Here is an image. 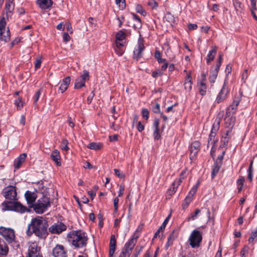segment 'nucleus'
Instances as JSON below:
<instances>
[{
    "mask_svg": "<svg viewBox=\"0 0 257 257\" xmlns=\"http://www.w3.org/2000/svg\"><path fill=\"white\" fill-rule=\"evenodd\" d=\"M47 221L41 216H37L31 220L26 231L27 234L31 236L34 234L39 239H45L48 233Z\"/></svg>",
    "mask_w": 257,
    "mask_h": 257,
    "instance_id": "1",
    "label": "nucleus"
},
{
    "mask_svg": "<svg viewBox=\"0 0 257 257\" xmlns=\"http://www.w3.org/2000/svg\"><path fill=\"white\" fill-rule=\"evenodd\" d=\"M67 238L69 242L76 248H82L87 243L86 233L81 230L70 231L67 234Z\"/></svg>",
    "mask_w": 257,
    "mask_h": 257,
    "instance_id": "2",
    "label": "nucleus"
},
{
    "mask_svg": "<svg viewBox=\"0 0 257 257\" xmlns=\"http://www.w3.org/2000/svg\"><path fill=\"white\" fill-rule=\"evenodd\" d=\"M0 234L15 249L20 247L19 242L16 240L15 233L14 229L1 226L0 227Z\"/></svg>",
    "mask_w": 257,
    "mask_h": 257,
    "instance_id": "3",
    "label": "nucleus"
},
{
    "mask_svg": "<svg viewBox=\"0 0 257 257\" xmlns=\"http://www.w3.org/2000/svg\"><path fill=\"white\" fill-rule=\"evenodd\" d=\"M50 206V198L47 196H44L40 198L33 205V208L35 211L39 214L44 213L48 208Z\"/></svg>",
    "mask_w": 257,
    "mask_h": 257,
    "instance_id": "4",
    "label": "nucleus"
},
{
    "mask_svg": "<svg viewBox=\"0 0 257 257\" xmlns=\"http://www.w3.org/2000/svg\"><path fill=\"white\" fill-rule=\"evenodd\" d=\"M4 205L5 210L13 211L20 213L30 211L28 208L19 202L6 201L4 203Z\"/></svg>",
    "mask_w": 257,
    "mask_h": 257,
    "instance_id": "5",
    "label": "nucleus"
},
{
    "mask_svg": "<svg viewBox=\"0 0 257 257\" xmlns=\"http://www.w3.org/2000/svg\"><path fill=\"white\" fill-rule=\"evenodd\" d=\"M141 229L139 227L136 229L131 238L126 242L124 245L122 250L131 254L132 250L136 244L137 240L141 235Z\"/></svg>",
    "mask_w": 257,
    "mask_h": 257,
    "instance_id": "6",
    "label": "nucleus"
},
{
    "mask_svg": "<svg viewBox=\"0 0 257 257\" xmlns=\"http://www.w3.org/2000/svg\"><path fill=\"white\" fill-rule=\"evenodd\" d=\"M202 240V233L197 229H194L192 231L188 239L190 246L193 248L199 247Z\"/></svg>",
    "mask_w": 257,
    "mask_h": 257,
    "instance_id": "7",
    "label": "nucleus"
},
{
    "mask_svg": "<svg viewBox=\"0 0 257 257\" xmlns=\"http://www.w3.org/2000/svg\"><path fill=\"white\" fill-rule=\"evenodd\" d=\"M227 79L225 78L224 81L223 85L218 93L215 99V102L217 103H220L223 102L227 97L229 94L230 90L227 86Z\"/></svg>",
    "mask_w": 257,
    "mask_h": 257,
    "instance_id": "8",
    "label": "nucleus"
},
{
    "mask_svg": "<svg viewBox=\"0 0 257 257\" xmlns=\"http://www.w3.org/2000/svg\"><path fill=\"white\" fill-rule=\"evenodd\" d=\"M2 194L7 199L11 200H17V190L15 186H8L4 188L2 192Z\"/></svg>",
    "mask_w": 257,
    "mask_h": 257,
    "instance_id": "9",
    "label": "nucleus"
},
{
    "mask_svg": "<svg viewBox=\"0 0 257 257\" xmlns=\"http://www.w3.org/2000/svg\"><path fill=\"white\" fill-rule=\"evenodd\" d=\"M6 25L5 19L3 17L0 21V40L7 42L10 39V32L8 29L6 31Z\"/></svg>",
    "mask_w": 257,
    "mask_h": 257,
    "instance_id": "10",
    "label": "nucleus"
},
{
    "mask_svg": "<svg viewBox=\"0 0 257 257\" xmlns=\"http://www.w3.org/2000/svg\"><path fill=\"white\" fill-rule=\"evenodd\" d=\"M89 74L87 70H84L83 73L75 81V88H80L85 86V81L89 79Z\"/></svg>",
    "mask_w": 257,
    "mask_h": 257,
    "instance_id": "11",
    "label": "nucleus"
},
{
    "mask_svg": "<svg viewBox=\"0 0 257 257\" xmlns=\"http://www.w3.org/2000/svg\"><path fill=\"white\" fill-rule=\"evenodd\" d=\"M241 99V94L239 93L237 96H235L231 105H230L226 109V114L228 116L234 114L237 109L238 105Z\"/></svg>",
    "mask_w": 257,
    "mask_h": 257,
    "instance_id": "12",
    "label": "nucleus"
},
{
    "mask_svg": "<svg viewBox=\"0 0 257 257\" xmlns=\"http://www.w3.org/2000/svg\"><path fill=\"white\" fill-rule=\"evenodd\" d=\"M67 226L62 222H57L52 225L49 228V231L52 234H60L66 230Z\"/></svg>",
    "mask_w": 257,
    "mask_h": 257,
    "instance_id": "13",
    "label": "nucleus"
},
{
    "mask_svg": "<svg viewBox=\"0 0 257 257\" xmlns=\"http://www.w3.org/2000/svg\"><path fill=\"white\" fill-rule=\"evenodd\" d=\"M52 254L54 257H68L67 251L64 246L57 244L53 249Z\"/></svg>",
    "mask_w": 257,
    "mask_h": 257,
    "instance_id": "14",
    "label": "nucleus"
},
{
    "mask_svg": "<svg viewBox=\"0 0 257 257\" xmlns=\"http://www.w3.org/2000/svg\"><path fill=\"white\" fill-rule=\"evenodd\" d=\"M200 143L198 141L193 142L190 148V159L193 161L200 150Z\"/></svg>",
    "mask_w": 257,
    "mask_h": 257,
    "instance_id": "15",
    "label": "nucleus"
},
{
    "mask_svg": "<svg viewBox=\"0 0 257 257\" xmlns=\"http://www.w3.org/2000/svg\"><path fill=\"white\" fill-rule=\"evenodd\" d=\"M39 254H41L40 247L38 246V244L35 242H30L28 248V257Z\"/></svg>",
    "mask_w": 257,
    "mask_h": 257,
    "instance_id": "16",
    "label": "nucleus"
},
{
    "mask_svg": "<svg viewBox=\"0 0 257 257\" xmlns=\"http://www.w3.org/2000/svg\"><path fill=\"white\" fill-rule=\"evenodd\" d=\"M186 173L185 171H183L180 174V178L176 179L172 184L170 189L174 193L176 192L178 187L182 182L183 180L186 177Z\"/></svg>",
    "mask_w": 257,
    "mask_h": 257,
    "instance_id": "17",
    "label": "nucleus"
},
{
    "mask_svg": "<svg viewBox=\"0 0 257 257\" xmlns=\"http://www.w3.org/2000/svg\"><path fill=\"white\" fill-rule=\"evenodd\" d=\"M145 49V46L143 43L139 41L137 46L134 51V58L138 60L143 56V51Z\"/></svg>",
    "mask_w": 257,
    "mask_h": 257,
    "instance_id": "18",
    "label": "nucleus"
},
{
    "mask_svg": "<svg viewBox=\"0 0 257 257\" xmlns=\"http://www.w3.org/2000/svg\"><path fill=\"white\" fill-rule=\"evenodd\" d=\"M201 80L198 82V86L199 88V93L201 95L203 96L205 95L207 89V86L206 85V75L202 74L201 75Z\"/></svg>",
    "mask_w": 257,
    "mask_h": 257,
    "instance_id": "19",
    "label": "nucleus"
},
{
    "mask_svg": "<svg viewBox=\"0 0 257 257\" xmlns=\"http://www.w3.org/2000/svg\"><path fill=\"white\" fill-rule=\"evenodd\" d=\"M25 196L29 207H33V205L35 204L34 202L36 199V194L30 191H27L25 193Z\"/></svg>",
    "mask_w": 257,
    "mask_h": 257,
    "instance_id": "20",
    "label": "nucleus"
},
{
    "mask_svg": "<svg viewBox=\"0 0 257 257\" xmlns=\"http://www.w3.org/2000/svg\"><path fill=\"white\" fill-rule=\"evenodd\" d=\"M14 8V0H6L5 10L7 17L13 13Z\"/></svg>",
    "mask_w": 257,
    "mask_h": 257,
    "instance_id": "21",
    "label": "nucleus"
},
{
    "mask_svg": "<svg viewBox=\"0 0 257 257\" xmlns=\"http://www.w3.org/2000/svg\"><path fill=\"white\" fill-rule=\"evenodd\" d=\"M116 242L114 235H111L109 244V257H113L116 249Z\"/></svg>",
    "mask_w": 257,
    "mask_h": 257,
    "instance_id": "22",
    "label": "nucleus"
},
{
    "mask_svg": "<svg viewBox=\"0 0 257 257\" xmlns=\"http://www.w3.org/2000/svg\"><path fill=\"white\" fill-rule=\"evenodd\" d=\"M27 157L26 153H23L21 154L14 161V167L16 169H19L22 164L25 161Z\"/></svg>",
    "mask_w": 257,
    "mask_h": 257,
    "instance_id": "23",
    "label": "nucleus"
},
{
    "mask_svg": "<svg viewBox=\"0 0 257 257\" xmlns=\"http://www.w3.org/2000/svg\"><path fill=\"white\" fill-rule=\"evenodd\" d=\"M37 4L40 8L46 10L52 7L53 2L52 0H37Z\"/></svg>",
    "mask_w": 257,
    "mask_h": 257,
    "instance_id": "24",
    "label": "nucleus"
},
{
    "mask_svg": "<svg viewBox=\"0 0 257 257\" xmlns=\"http://www.w3.org/2000/svg\"><path fill=\"white\" fill-rule=\"evenodd\" d=\"M51 158L55 162L56 165L58 166H60L61 163L60 161L61 157L60 153L57 150H54L52 151L50 155Z\"/></svg>",
    "mask_w": 257,
    "mask_h": 257,
    "instance_id": "25",
    "label": "nucleus"
},
{
    "mask_svg": "<svg viewBox=\"0 0 257 257\" xmlns=\"http://www.w3.org/2000/svg\"><path fill=\"white\" fill-rule=\"evenodd\" d=\"M71 78L70 76H67L63 79L59 89L61 91V93L65 92L68 88V87L70 83Z\"/></svg>",
    "mask_w": 257,
    "mask_h": 257,
    "instance_id": "26",
    "label": "nucleus"
},
{
    "mask_svg": "<svg viewBox=\"0 0 257 257\" xmlns=\"http://www.w3.org/2000/svg\"><path fill=\"white\" fill-rule=\"evenodd\" d=\"M192 77L190 73H189L187 75L185 79L184 84L185 89L188 92L190 91L192 89Z\"/></svg>",
    "mask_w": 257,
    "mask_h": 257,
    "instance_id": "27",
    "label": "nucleus"
},
{
    "mask_svg": "<svg viewBox=\"0 0 257 257\" xmlns=\"http://www.w3.org/2000/svg\"><path fill=\"white\" fill-rule=\"evenodd\" d=\"M177 234L174 230L168 237L167 242L165 246L166 249H168L170 246L173 245V241L177 238Z\"/></svg>",
    "mask_w": 257,
    "mask_h": 257,
    "instance_id": "28",
    "label": "nucleus"
},
{
    "mask_svg": "<svg viewBox=\"0 0 257 257\" xmlns=\"http://www.w3.org/2000/svg\"><path fill=\"white\" fill-rule=\"evenodd\" d=\"M9 251V247L3 239L0 238V255H6Z\"/></svg>",
    "mask_w": 257,
    "mask_h": 257,
    "instance_id": "29",
    "label": "nucleus"
},
{
    "mask_svg": "<svg viewBox=\"0 0 257 257\" xmlns=\"http://www.w3.org/2000/svg\"><path fill=\"white\" fill-rule=\"evenodd\" d=\"M200 209L197 208L194 212L190 214V216L186 218L187 221H193L197 219L198 215L200 213Z\"/></svg>",
    "mask_w": 257,
    "mask_h": 257,
    "instance_id": "30",
    "label": "nucleus"
},
{
    "mask_svg": "<svg viewBox=\"0 0 257 257\" xmlns=\"http://www.w3.org/2000/svg\"><path fill=\"white\" fill-rule=\"evenodd\" d=\"M216 47L209 51L207 56V63L208 64L210 61L213 60L216 53Z\"/></svg>",
    "mask_w": 257,
    "mask_h": 257,
    "instance_id": "31",
    "label": "nucleus"
},
{
    "mask_svg": "<svg viewBox=\"0 0 257 257\" xmlns=\"http://www.w3.org/2000/svg\"><path fill=\"white\" fill-rule=\"evenodd\" d=\"M221 166V164L214 163L211 172L212 178H214L216 175L218 173Z\"/></svg>",
    "mask_w": 257,
    "mask_h": 257,
    "instance_id": "32",
    "label": "nucleus"
},
{
    "mask_svg": "<svg viewBox=\"0 0 257 257\" xmlns=\"http://www.w3.org/2000/svg\"><path fill=\"white\" fill-rule=\"evenodd\" d=\"M220 127V120L219 119H216L212 125L211 132L216 134Z\"/></svg>",
    "mask_w": 257,
    "mask_h": 257,
    "instance_id": "33",
    "label": "nucleus"
},
{
    "mask_svg": "<svg viewBox=\"0 0 257 257\" xmlns=\"http://www.w3.org/2000/svg\"><path fill=\"white\" fill-rule=\"evenodd\" d=\"M192 201V196L187 195L184 199L183 203L182 204V206L183 209H186L188 207L189 204Z\"/></svg>",
    "mask_w": 257,
    "mask_h": 257,
    "instance_id": "34",
    "label": "nucleus"
},
{
    "mask_svg": "<svg viewBox=\"0 0 257 257\" xmlns=\"http://www.w3.org/2000/svg\"><path fill=\"white\" fill-rule=\"evenodd\" d=\"M244 179L243 177H240L237 180L236 184L237 186L238 192H240L244 185Z\"/></svg>",
    "mask_w": 257,
    "mask_h": 257,
    "instance_id": "35",
    "label": "nucleus"
},
{
    "mask_svg": "<svg viewBox=\"0 0 257 257\" xmlns=\"http://www.w3.org/2000/svg\"><path fill=\"white\" fill-rule=\"evenodd\" d=\"M101 144L94 142L90 143L87 146V148L94 150H98L101 148Z\"/></svg>",
    "mask_w": 257,
    "mask_h": 257,
    "instance_id": "36",
    "label": "nucleus"
},
{
    "mask_svg": "<svg viewBox=\"0 0 257 257\" xmlns=\"http://www.w3.org/2000/svg\"><path fill=\"white\" fill-rule=\"evenodd\" d=\"M252 164H253V161H251L250 163V165H249V168H248V169L247 170V172H248V175H247V179H248V180L250 181V182H251L252 180V177H253V168H252Z\"/></svg>",
    "mask_w": 257,
    "mask_h": 257,
    "instance_id": "37",
    "label": "nucleus"
},
{
    "mask_svg": "<svg viewBox=\"0 0 257 257\" xmlns=\"http://www.w3.org/2000/svg\"><path fill=\"white\" fill-rule=\"evenodd\" d=\"M133 20L136 22L135 24L136 28H140L142 27V22L140 18L136 14H133Z\"/></svg>",
    "mask_w": 257,
    "mask_h": 257,
    "instance_id": "38",
    "label": "nucleus"
},
{
    "mask_svg": "<svg viewBox=\"0 0 257 257\" xmlns=\"http://www.w3.org/2000/svg\"><path fill=\"white\" fill-rule=\"evenodd\" d=\"M125 33L122 31H119L116 34L115 41H122L125 38Z\"/></svg>",
    "mask_w": 257,
    "mask_h": 257,
    "instance_id": "39",
    "label": "nucleus"
},
{
    "mask_svg": "<svg viewBox=\"0 0 257 257\" xmlns=\"http://www.w3.org/2000/svg\"><path fill=\"white\" fill-rule=\"evenodd\" d=\"M218 75V73H217V71H213L209 78V80L211 83H214L216 79V78Z\"/></svg>",
    "mask_w": 257,
    "mask_h": 257,
    "instance_id": "40",
    "label": "nucleus"
},
{
    "mask_svg": "<svg viewBox=\"0 0 257 257\" xmlns=\"http://www.w3.org/2000/svg\"><path fill=\"white\" fill-rule=\"evenodd\" d=\"M24 102L21 97H19L17 99L15 100V104L17 107L18 109H21L24 106Z\"/></svg>",
    "mask_w": 257,
    "mask_h": 257,
    "instance_id": "41",
    "label": "nucleus"
},
{
    "mask_svg": "<svg viewBox=\"0 0 257 257\" xmlns=\"http://www.w3.org/2000/svg\"><path fill=\"white\" fill-rule=\"evenodd\" d=\"M199 184V182H197L196 185H195L193 187L191 188L190 191L189 192V194L188 195H189L190 196H192V198L193 199V196L195 195V194L196 193L198 186Z\"/></svg>",
    "mask_w": 257,
    "mask_h": 257,
    "instance_id": "42",
    "label": "nucleus"
},
{
    "mask_svg": "<svg viewBox=\"0 0 257 257\" xmlns=\"http://www.w3.org/2000/svg\"><path fill=\"white\" fill-rule=\"evenodd\" d=\"M171 215V214L169 215L165 219L162 225L158 229V232L163 231V230L165 229V228L170 218Z\"/></svg>",
    "mask_w": 257,
    "mask_h": 257,
    "instance_id": "43",
    "label": "nucleus"
},
{
    "mask_svg": "<svg viewBox=\"0 0 257 257\" xmlns=\"http://www.w3.org/2000/svg\"><path fill=\"white\" fill-rule=\"evenodd\" d=\"M42 92V89H39L35 93V95L33 97V100H34V104L36 105L37 103V102L38 100L39 99L40 95Z\"/></svg>",
    "mask_w": 257,
    "mask_h": 257,
    "instance_id": "44",
    "label": "nucleus"
},
{
    "mask_svg": "<svg viewBox=\"0 0 257 257\" xmlns=\"http://www.w3.org/2000/svg\"><path fill=\"white\" fill-rule=\"evenodd\" d=\"M136 11L137 13H140L144 16H146L147 13L145 10H144L143 7L141 5H137L136 7Z\"/></svg>",
    "mask_w": 257,
    "mask_h": 257,
    "instance_id": "45",
    "label": "nucleus"
},
{
    "mask_svg": "<svg viewBox=\"0 0 257 257\" xmlns=\"http://www.w3.org/2000/svg\"><path fill=\"white\" fill-rule=\"evenodd\" d=\"M153 137L155 140H158L161 138L160 128H155L153 132Z\"/></svg>",
    "mask_w": 257,
    "mask_h": 257,
    "instance_id": "46",
    "label": "nucleus"
},
{
    "mask_svg": "<svg viewBox=\"0 0 257 257\" xmlns=\"http://www.w3.org/2000/svg\"><path fill=\"white\" fill-rule=\"evenodd\" d=\"M248 70L247 69L244 70L241 75V80L242 83H245L246 80L248 77Z\"/></svg>",
    "mask_w": 257,
    "mask_h": 257,
    "instance_id": "47",
    "label": "nucleus"
},
{
    "mask_svg": "<svg viewBox=\"0 0 257 257\" xmlns=\"http://www.w3.org/2000/svg\"><path fill=\"white\" fill-rule=\"evenodd\" d=\"M233 4L236 11H239L242 9L241 3L238 0H233Z\"/></svg>",
    "mask_w": 257,
    "mask_h": 257,
    "instance_id": "48",
    "label": "nucleus"
},
{
    "mask_svg": "<svg viewBox=\"0 0 257 257\" xmlns=\"http://www.w3.org/2000/svg\"><path fill=\"white\" fill-rule=\"evenodd\" d=\"M257 237V228H256L255 231H252L251 233L250 236L248 238V242L249 243H251L253 241L254 238Z\"/></svg>",
    "mask_w": 257,
    "mask_h": 257,
    "instance_id": "49",
    "label": "nucleus"
},
{
    "mask_svg": "<svg viewBox=\"0 0 257 257\" xmlns=\"http://www.w3.org/2000/svg\"><path fill=\"white\" fill-rule=\"evenodd\" d=\"M216 134H215V133L210 132L209 136V140H208V144H213L214 145L215 144L214 139H215Z\"/></svg>",
    "mask_w": 257,
    "mask_h": 257,
    "instance_id": "50",
    "label": "nucleus"
},
{
    "mask_svg": "<svg viewBox=\"0 0 257 257\" xmlns=\"http://www.w3.org/2000/svg\"><path fill=\"white\" fill-rule=\"evenodd\" d=\"M148 5L153 9H156L158 7V4L155 0H150L148 2Z\"/></svg>",
    "mask_w": 257,
    "mask_h": 257,
    "instance_id": "51",
    "label": "nucleus"
},
{
    "mask_svg": "<svg viewBox=\"0 0 257 257\" xmlns=\"http://www.w3.org/2000/svg\"><path fill=\"white\" fill-rule=\"evenodd\" d=\"M249 250V247L247 246H244L240 251L241 257H246V254L248 253Z\"/></svg>",
    "mask_w": 257,
    "mask_h": 257,
    "instance_id": "52",
    "label": "nucleus"
},
{
    "mask_svg": "<svg viewBox=\"0 0 257 257\" xmlns=\"http://www.w3.org/2000/svg\"><path fill=\"white\" fill-rule=\"evenodd\" d=\"M115 3L116 4L118 5L119 8L121 9H124L125 7L124 0H115Z\"/></svg>",
    "mask_w": 257,
    "mask_h": 257,
    "instance_id": "53",
    "label": "nucleus"
},
{
    "mask_svg": "<svg viewBox=\"0 0 257 257\" xmlns=\"http://www.w3.org/2000/svg\"><path fill=\"white\" fill-rule=\"evenodd\" d=\"M225 154V151H222V152H221V155H219L216 160V161L215 162V163H217V164H220L221 165H222V160L223 159V156Z\"/></svg>",
    "mask_w": 257,
    "mask_h": 257,
    "instance_id": "54",
    "label": "nucleus"
},
{
    "mask_svg": "<svg viewBox=\"0 0 257 257\" xmlns=\"http://www.w3.org/2000/svg\"><path fill=\"white\" fill-rule=\"evenodd\" d=\"M114 50L118 56H121L124 51V48L114 47Z\"/></svg>",
    "mask_w": 257,
    "mask_h": 257,
    "instance_id": "55",
    "label": "nucleus"
},
{
    "mask_svg": "<svg viewBox=\"0 0 257 257\" xmlns=\"http://www.w3.org/2000/svg\"><path fill=\"white\" fill-rule=\"evenodd\" d=\"M68 142L67 140H63L62 141V146L61 147V149L63 150L67 151L69 149V148L68 146Z\"/></svg>",
    "mask_w": 257,
    "mask_h": 257,
    "instance_id": "56",
    "label": "nucleus"
},
{
    "mask_svg": "<svg viewBox=\"0 0 257 257\" xmlns=\"http://www.w3.org/2000/svg\"><path fill=\"white\" fill-rule=\"evenodd\" d=\"M229 137H222V138L221 140V146H223L225 147L227 145Z\"/></svg>",
    "mask_w": 257,
    "mask_h": 257,
    "instance_id": "57",
    "label": "nucleus"
},
{
    "mask_svg": "<svg viewBox=\"0 0 257 257\" xmlns=\"http://www.w3.org/2000/svg\"><path fill=\"white\" fill-rule=\"evenodd\" d=\"M115 175L120 178H123L125 177L124 174L121 172L120 170L115 169H114Z\"/></svg>",
    "mask_w": 257,
    "mask_h": 257,
    "instance_id": "58",
    "label": "nucleus"
},
{
    "mask_svg": "<svg viewBox=\"0 0 257 257\" xmlns=\"http://www.w3.org/2000/svg\"><path fill=\"white\" fill-rule=\"evenodd\" d=\"M153 111L156 113H161L162 112L160 111V106L159 103H157L153 107Z\"/></svg>",
    "mask_w": 257,
    "mask_h": 257,
    "instance_id": "59",
    "label": "nucleus"
},
{
    "mask_svg": "<svg viewBox=\"0 0 257 257\" xmlns=\"http://www.w3.org/2000/svg\"><path fill=\"white\" fill-rule=\"evenodd\" d=\"M142 115H143V117L145 118L146 120H147L149 118V111L147 109H142Z\"/></svg>",
    "mask_w": 257,
    "mask_h": 257,
    "instance_id": "60",
    "label": "nucleus"
},
{
    "mask_svg": "<svg viewBox=\"0 0 257 257\" xmlns=\"http://www.w3.org/2000/svg\"><path fill=\"white\" fill-rule=\"evenodd\" d=\"M119 202V199L118 197H115L113 200V204L114 207V211L116 212L118 210V204Z\"/></svg>",
    "mask_w": 257,
    "mask_h": 257,
    "instance_id": "61",
    "label": "nucleus"
},
{
    "mask_svg": "<svg viewBox=\"0 0 257 257\" xmlns=\"http://www.w3.org/2000/svg\"><path fill=\"white\" fill-rule=\"evenodd\" d=\"M124 190V185L123 184H120L119 188V191L118 192V197L121 196Z\"/></svg>",
    "mask_w": 257,
    "mask_h": 257,
    "instance_id": "62",
    "label": "nucleus"
},
{
    "mask_svg": "<svg viewBox=\"0 0 257 257\" xmlns=\"http://www.w3.org/2000/svg\"><path fill=\"white\" fill-rule=\"evenodd\" d=\"M162 75V73L160 70L155 71L152 72V76L154 78H157Z\"/></svg>",
    "mask_w": 257,
    "mask_h": 257,
    "instance_id": "63",
    "label": "nucleus"
},
{
    "mask_svg": "<svg viewBox=\"0 0 257 257\" xmlns=\"http://www.w3.org/2000/svg\"><path fill=\"white\" fill-rule=\"evenodd\" d=\"M63 41L65 43H67L68 42H69L70 41V37L69 36V35H68V33H64L63 35Z\"/></svg>",
    "mask_w": 257,
    "mask_h": 257,
    "instance_id": "64",
    "label": "nucleus"
}]
</instances>
